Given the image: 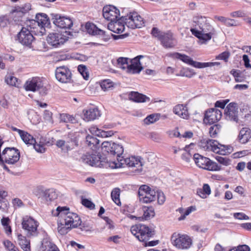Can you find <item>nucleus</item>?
Here are the masks:
<instances>
[{"mask_svg": "<svg viewBox=\"0 0 251 251\" xmlns=\"http://www.w3.org/2000/svg\"><path fill=\"white\" fill-rule=\"evenodd\" d=\"M23 132L21 134L20 137L24 143L27 145H33L34 149L38 152L43 153L45 152V148L43 143L40 142L39 144H37L31 135L24 130Z\"/></svg>", "mask_w": 251, "mask_h": 251, "instance_id": "dca6fc26", "label": "nucleus"}, {"mask_svg": "<svg viewBox=\"0 0 251 251\" xmlns=\"http://www.w3.org/2000/svg\"><path fill=\"white\" fill-rule=\"evenodd\" d=\"M77 70L83 76V78L87 80L89 78V74L85 66L80 65L77 67Z\"/></svg>", "mask_w": 251, "mask_h": 251, "instance_id": "09e8293b", "label": "nucleus"}, {"mask_svg": "<svg viewBox=\"0 0 251 251\" xmlns=\"http://www.w3.org/2000/svg\"><path fill=\"white\" fill-rule=\"evenodd\" d=\"M195 75V73L194 72L193 69L187 68L184 69L183 71H181L179 75H180L183 76H186L187 77H192Z\"/></svg>", "mask_w": 251, "mask_h": 251, "instance_id": "4d7b16f0", "label": "nucleus"}, {"mask_svg": "<svg viewBox=\"0 0 251 251\" xmlns=\"http://www.w3.org/2000/svg\"><path fill=\"white\" fill-rule=\"evenodd\" d=\"M199 146L205 151H212L221 155L229 153L227 147L219 144L217 141L208 139H202L199 142Z\"/></svg>", "mask_w": 251, "mask_h": 251, "instance_id": "39448f33", "label": "nucleus"}, {"mask_svg": "<svg viewBox=\"0 0 251 251\" xmlns=\"http://www.w3.org/2000/svg\"><path fill=\"white\" fill-rule=\"evenodd\" d=\"M51 213L53 216L58 217L60 222L69 227H76L81 224L79 216L76 213L70 212L66 206H58L56 209L52 210Z\"/></svg>", "mask_w": 251, "mask_h": 251, "instance_id": "f03ea898", "label": "nucleus"}, {"mask_svg": "<svg viewBox=\"0 0 251 251\" xmlns=\"http://www.w3.org/2000/svg\"><path fill=\"white\" fill-rule=\"evenodd\" d=\"M222 112L217 108H211L204 114V122L206 124H213L219 121L222 118Z\"/></svg>", "mask_w": 251, "mask_h": 251, "instance_id": "f3484780", "label": "nucleus"}, {"mask_svg": "<svg viewBox=\"0 0 251 251\" xmlns=\"http://www.w3.org/2000/svg\"><path fill=\"white\" fill-rule=\"evenodd\" d=\"M86 142L88 145L91 148L96 147L100 144V140L99 139L90 135H88L86 137Z\"/></svg>", "mask_w": 251, "mask_h": 251, "instance_id": "49530a36", "label": "nucleus"}, {"mask_svg": "<svg viewBox=\"0 0 251 251\" xmlns=\"http://www.w3.org/2000/svg\"><path fill=\"white\" fill-rule=\"evenodd\" d=\"M44 79L39 77H34L28 79L24 84V88L26 91L35 92L42 90L44 93H46L47 89L44 86Z\"/></svg>", "mask_w": 251, "mask_h": 251, "instance_id": "f8f14e48", "label": "nucleus"}, {"mask_svg": "<svg viewBox=\"0 0 251 251\" xmlns=\"http://www.w3.org/2000/svg\"><path fill=\"white\" fill-rule=\"evenodd\" d=\"M102 15L105 19L111 22L120 18V10L113 5H106L103 7Z\"/></svg>", "mask_w": 251, "mask_h": 251, "instance_id": "a211bd4d", "label": "nucleus"}, {"mask_svg": "<svg viewBox=\"0 0 251 251\" xmlns=\"http://www.w3.org/2000/svg\"><path fill=\"white\" fill-rule=\"evenodd\" d=\"M7 196V192L0 188V209L2 211H6L8 208L9 202L6 199Z\"/></svg>", "mask_w": 251, "mask_h": 251, "instance_id": "c9c22d12", "label": "nucleus"}, {"mask_svg": "<svg viewBox=\"0 0 251 251\" xmlns=\"http://www.w3.org/2000/svg\"><path fill=\"white\" fill-rule=\"evenodd\" d=\"M117 158L118 161L109 162V166L112 169L119 168L126 165L129 167L136 168L135 173H140L142 171L144 164L143 159L140 156H131L124 159Z\"/></svg>", "mask_w": 251, "mask_h": 251, "instance_id": "20e7f679", "label": "nucleus"}, {"mask_svg": "<svg viewBox=\"0 0 251 251\" xmlns=\"http://www.w3.org/2000/svg\"><path fill=\"white\" fill-rule=\"evenodd\" d=\"M56 146L61 149L64 151H68L67 147V142L66 140H59L56 142Z\"/></svg>", "mask_w": 251, "mask_h": 251, "instance_id": "052dcab7", "label": "nucleus"}, {"mask_svg": "<svg viewBox=\"0 0 251 251\" xmlns=\"http://www.w3.org/2000/svg\"><path fill=\"white\" fill-rule=\"evenodd\" d=\"M126 25L129 28H140L144 24V20L137 12H130L125 16Z\"/></svg>", "mask_w": 251, "mask_h": 251, "instance_id": "ddd939ff", "label": "nucleus"}, {"mask_svg": "<svg viewBox=\"0 0 251 251\" xmlns=\"http://www.w3.org/2000/svg\"><path fill=\"white\" fill-rule=\"evenodd\" d=\"M196 210V207L195 206H191L187 207L186 209L183 208H178L177 211H178L181 214V215L178 218V220L182 221L184 220L187 216Z\"/></svg>", "mask_w": 251, "mask_h": 251, "instance_id": "58836bf2", "label": "nucleus"}, {"mask_svg": "<svg viewBox=\"0 0 251 251\" xmlns=\"http://www.w3.org/2000/svg\"><path fill=\"white\" fill-rule=\"evenodd\" d=\"M72 33L70 31L50 33L47 38L48 43L54 48H58L64 44Z\"/></svg>", "mask_w": 251, "mask_h": 251, "instance_id": "6e6552de", "label": "nucleus"}, {"mask_svg": "<svg viewBox=\"0 0 251 251\" xmlns=\"http://www.w3.org/2000/svg\"><path fill=\"white\" fill-rule=\"evenodd\" d=\"M138 196L140 202L145 203L151 202L156 199V192L148 186L143 185L138 190Z\"/></svg>", "mask_w": 251, "mask_h": 251, "instance_id": "9b49d317", "label": "nucleus"}, {"mask_svg": "<svg viewBox=\"0 0 251 251\" xmlns=\"http://www.w3.org/2000/svg\"><path fill=\"white\" fill-rule=\"evenodd\" d=\"M143 218L145 220H148L152 218L155 215L154 210L152 206H143Z\"/></svg>", "mask_w": 251, "mask_h": 251, "instance_id": "a19ab883", "label": "nucleus"}, {"mask_svg": "<svg viewBox=\"0 0 251 251\" xmlns=\"http://www.w3.org/2000/svg\"><path fill=\"white\" fill-rule=\"evenodd\" d=\"M22 226L27 237H34L38 235V223L33 218L28 216L24 217L22 219Z\"/></svg>", "mask_w": 251, "mask_h": 251, "instance_id": "9d476101", "label": "nucleus"}, {"mask_svg": "<svg viewBox=\"0 0 251 251\" xmlns=\"http://www.w3.org/2000/svg\"><path fill=\"white\" fill-rule=\"evenodd\" d=\"M101 89L105 91L109 90L113 87V82L109 79H105L100 82Z\"/></svg>", "mask_w": 251, "mask_h": 251, "instance_id": "8fccbe9b", "label": "nucleus"}, {"mask_svg": "<svg viewBox=\"0 0 251 251\" xmlns=\"http://www.w3.org/2000/svg\"><path fill=\"white\" fill-rule=\"evenodd\" d=\"M72 227H69L67 226L65 224L60 222V220H58V231L61 235H65L67 234Z\"/></svg>", "mask_w": 251, "mask_h": 251, "instance_id": "c03bdc74", "label": "nucleus"}, {"mask_svg": "<svg viewBox=\"0 0 251 251\" xmlns=\"http://www.w3.org/2000/svg\"><path fill=\"white\" fill-rule=\"evenodd\" d=\"M195 26L197 28L190 29L192 34L200 40L206 42L210 40L212 36L215 34V30L213 27L210 24L207 17L201 15H196L193 18Z\"/></svg>", "mask_w": 251, "mask_h": 251, "instance_id": "f257e3e1", "label": "nucleus"}, {"mask_svg": "<svg viewBox=\"0 0 251 251\" xmlns=\"http://www.w3.org/2000/svg\"><path fill=\"white\" fill-rule=\"evenodd\" d=\"M83 162L91 166L101 167V160L100 157L96 154H87L82 156Z\"/></svg>", "mask_w": 251, "mask_h": 251, "instance_id": "393cba45", "label": "nucleus"}, {"mask_svg": "<svg viewBox=\"0 0 251 251\" xmlns=\"http://www.w3.org/2000/svg\"><path fill=\"white\" fill-rule=\"evenodd\" d=\"M87 32L92 35H101L103 39H106L105 38V32L100 29L98 28L94 24L87 23L85 25Z\"/></svg>", "mask_w": 251, "mask_h": 251, "instance_id": "c756f323", "label": "nucleus"}, {"mask_svg": "<svg viewBox=\"0 0 251 251\" xmlns=\"http://www.w3.org/2000/svg\"><path fill=\"white\" fill-rule=\"evenodd\" d=\"M173 56L181 60L183 62L192 66L195 68L201 69V62L194 61L190 57L185 54H181L179 53H175L173 54Z\"/></svg>", "mask_w": 251, "mask_h": 251, "instance_id": "bb28decb", "label": "nucleus"}, {"mask_svg": "<svg viewBox=\"0 0 251 251\" xmlns=\"http://www.w3.org/2000/svg\"><path fill=\"white\" fill-rule=\"evenodd\" d=\"M5 248L8 251H16L18 249L9 240H5L3 241Z\"/></svg>", "mask_w": 251, "mask_h": 251, "instance_id": "6e6d98bb", "label": "nucleus"}, {"mask_svg": "<svg viewBox=\"0 0 251 251\" xmlns=\"http://www.w3.org/2000/svg\"><path fill=\"white\" fill-rule=\"evenodd\" d=\"M230 56V53L228 51H224L216 56L217 60H222L227 62Z\"/></svg>", "mask_w": 251, "mask_h": 251, "instance_id": "bf43d9fd", "label": "nucleus"}, {"mask_svg": "<svg viewBox=\"0 0 251 251\" xmlns=\"http://www.w3.org/2000/svg\"><path fill=\"white\" fill-rule=\"evenodd\" d=\"M120 190L119 188H114L111 193V196L113 201L118 205H121V203L120 200Z\"/></svg>", "mask_w": 251, "mask_h": 251, "instance_id": "37998d69", "label": "nucleus"}, {"mask_svg": "<svg viewBox=\"0 0 251 251\" xmlns=\"http://www.w3.org/2000/svg\"><path fill=\"white\" fill-rule=\"evenodd\" d=\"M216 160L221 164L227 166L231 164V160L227 157H223L217 156L215 157Z\"/></svg>", "mask_w": 251, "mask_h": 251, "instance_id": "3c124183", "label": "nucleus"}, {"mask_svg": "<svg viewBox=\"0 0 251 251\" xmlns=\"http://www.w3.org/2000/svg\"><path fill=\"white\" fill-rule=\"evenodd\" d=\"M130 100L137 102H143L150 101V98L138 92H132L129 95Z\"/></svg>", "mask_w": 251, "mask_h": 251, "instance_id": "e433bc0d", "label": "nucleus"}, {"mask_svg": "<svg viewBox=\"0 0 251 251\" xmlns=\"http://www.w3.org/2000/svg\"><path fill=\"white\" fill-rule=\"evenodd\" d=\"M160 41L162 46L165 48H171L175 46L173 35L170 32L164 33Z\"/></svg>", "mask_w": 251, "mask_h": 251, "instance_id": "cd10ccee", "label": "nucleus"}, {"mask_svg": "<svg viewBox=\"0 0 251 251\" xmlns=\"http://www.w3.org/2000/svg\"><path fill=\"white\" fill-rule=\"evenodd\" d=\"M61 120L65 123H75L76 119L72 115L67 114H62L60 115Z\"/></svg>", "mask_w": 251, "mask_h": 251, "instance_id": "603ef678", "label": "nucleus"}, {"mask_svg": "<svg viewBox=\"0 0 251 251\" xmlns=\"http://www.w3.org/2000/svg\"><path fill=\"white\" fill-rule=\"evenodd\" d=\"M156 192L158 203L159 204H162L165 202L166 199L164 193L161 191H157Z\"/></svg>", "mask_w": 251, "mask_h": 251, "instance_id": "69168bd1", "label": "nucleus"}, {"mask_svg": "<svg viewBox=\"0 0 251 251\" xmlns=\"http://www.w3.org/2000/svg\"><path fill=\"white\" fill-rule=\"evenodd\" d=\"M126 20L124 16L118 18L117 20L110 22L108 24V28L116 33H121L125 28Z\"/></svg>", "mask_w": 251, "mask_h": 251, "instance_id": "412c9836", "label": "nucleus"}, {"mask_svg": "<svg viewBox=\"0 0 251 251\" xmlns=\"http://www.w3.org/2000/svg\"><path fill=\"white\" fill-rule=\"evenodd\" d=\"M251 138V130L247 127L242 128L238 135L239 142L242 144L247 143Z\"/></svg>", "mask_w": 251, "mask_h": 251, "instance_id": "72a5a7b5", "label": "nucleus"}, {"mask_svg": "<svg viewBox=\"0 0 251 251\" xmlns=\"http://www.w3.org/2000/svg\"><path fill=\"white\" fill-rule=\"evenodd\" d=\"M26 25L29 26L30 29H37V30H39L38 24L36 19L30 20L27 21Z\"/></svg>", "mask_w": 251, "mask_h": 251, "instance_id": "338daca9", "label": "nucleus"}, {"mask_svg": "<svg viewBox=\"0 0 251 251\" xmlns=\"http://www.w3.org/2000/svg\"><path fill=\"white\" fill-rule=\"evenodd\" d=\"M53 246L56 245L50 241H46L42 243V247L44 249V251H52Z\"/></svg>", "mask_w": 251, "mask_h": 251, "instance_id": "e2e57ef3", "label": "nucleus"}, {"mask_svg": "<svg viewBox=\"0 0 251 251\" xmlns=\"http://www.w3.org/2000/svg\"><path fill=\"white\" fill-rule=\"evenodd\" d=\"M233 216L235 219L238 220H249V217L244 213H235Z\"/></svg>", "mask_w": 251, "mask_h": 251, "instance_id": "774afa93", "label": "nucleus"}, {"mask_svg": "<svg viewBox=\"0 0 251 251\" xmlns=\"http://www.w3.org/2000/svg\"><path fill=\"white\" fill-rule=\"evenodd\" d=\"M225 114L226 120L237 122L238 121L237 104L234 102L228 104L225 110Z\"/></svg>", "mask_w": 251, "mask_h": 251, "instance_id": "aec40b11", "label": "nucleus"}, {"mask_svg": "<svg viewBox=\"0 0 251 251\" xmlns=\"http://www.w3.org/2000/svg\"><path fill=\"white\" fill-rule=\"evenodd\" d=\"M0 164L4 163L14 164L17 162L20 157L19 151L15 148H6L0 154Z\"/></svg>", "mask_w": 251, "mask_h": 251, "instance_id": "1a4fd4ad", "label": "nucleus"}, {"mask_svg": "<svg viewBox=\"0 0 251 251\" xmlns=\"http://www.w3.org/2000/svg\"><path fill=\"white\" fill-rule=\"evenodd\" d=\"M9 222L10 220L8 218H2L1 220L3 229L7 235H10L12 232L11 226H9Z\"/></svg>", "mask_w": 251, "mask_h": 251, "instance_id": "a18cd8bd", "label": "nucleus"}, {"mask_svg": "<svg viewBox=\"0 0 251 251\" xmlns=\"http://www.w3.org/2000/svg\"><path fill=\"white\" fill-rule=\"evenodd\" d=\"M159 120L157 115L151 114L149 115L144 120V122L146 124H152Z\"/></svg>", "mask_w": 251, "mask_h": 251, "instance_id": "13d9d810", "label": "nucleus"}, {"mask_svg": "<svg viewBox=\"0 0 251 251\" xmlns=\"http://www.w3.org/2000/svg\"><path fill=\"white\" fill-rule=\"evenodd\" d=\"M56 197V194L53 190L49 189L42 191L39 198H41L43 201L48 203L55 199Z\"/></svg>", "mask_w": 251, "mask_h": 251, "instance_id": "2f4dec72", "label": "nucleus"}, {"mask_svg": "<svg viewBox=\"0 0 251 251\" xmlns=\"http://www.w3.org/2000/svg\"><path fill=\"white\" fill-rule=\"evenodd\" d=\"M170 240L173 246L178 250H187L192 244V240L188 235L178 232L173 233Z\"/></svg>", "mask_w": 251, "mask_h": 251, "instance_id": "423d86ee", "label": "nucleus"}, {"mask_svg": "<svg viewBox=\"0 0 251 251\" xmlns=\"http://www.w3.org/2000/svg\"><path fill=\"white\" fill-rule=\"evenodd\" d=\"M17 39L22 45L30 47L34 40V37L31 33V31L23 27L17 34Z\"/></svg>", "mask_w": 251, "mask_h": 251, "instance_id": "2eb2a0df", "label": "nucleus"}, {"mask_svg": "<svg viewBox=\"0 0 251 251\" xmlns=\"http://www.w3.org/2000/svg\"><path fill=\"white\" fill-rule=\"evenodd\" d=\"M83 119L86 122L93 121L100 116V113L98 108L92 107L83 110Z\"/></svg>", "mask_w": 251, "mask_h": 251, "instance_id": "b1692460", "label": "nucleus"}, {"mask_svg": "<svg viewBox=\"0 0 251 251\" xmlns=\"http://www.w3.org/2000/svg\"><path fill=\"white\" fill-rule=\"evenodd\" d=\"M55 77L59 82L67 83L71 82L72 73L67 67L61 66L56 68Z\"/></svg>", "mask_w": 251, "mask_h": 251, "instance_id": "6ab92c4d", "label": "nucleus"}, {"mask_svg": "<svg viewBox=\"0 0 251 251\" xmlns=\"http://www.w3.org/2000/svg\"><path fill=\"white\" fill-rule=\"evenodd\" d=\"M197 193L201 198L205 199L211 193L210 186L207 184H204L202 188L198 189Z\"/></svg>", "mask_w": 251, "mask_h": 251, "instance_id": "ea45409f", "label": "nucleus"}, {"mask_svg": "<svg viewBox=\"0 0 251 251\" xmlns=\"http://www.w3.org/2000/svg\"><path fill=\"white\" fill-rule=\"evenodd\" d=\"M173 56L181 60L183 62L192 66L195 68L201 69V62L194 61L190 57L185 54H181L179 53H175L173 54Z\"/></svg>", "mask_w": 251, "mask_h": 251, "instance_id": "a878e982", "label": "nucleus"}, {"mask_svg": "<svg viewBox=\"0 0 251 251\" xmlns=\"http://www.w3.org/2000/svg\"><path fill=\"white\" fill-rule=\"evenodd\" d=\"M130 59L128 58L121 57L117 60V66L123 70H127Z\"/></svg>", "mask_w": 251, "mask_h": 251, "instance_id": "79ce46f5", "label": "nucleus"}, {"mask_svg": "<svg viewBox=\"0 0 251 251\" xmlns=\"http://www.w3.org/2000/svg\"><path fill=\"white\" fill-rule=\"evenodd\" d=\"M35 19L38 24L39 30L42 34L45 32V26L48 25L49 19L46 14L39 13L35 17Z\"/></svg>", "mask_w": 251, "mask_h": 251, "instance_id": "c85d7f7f", "label": "nucleus"}, {"mask_svg": "<svg viewBox=\"0 0 251 251\" xmlns=\"http://www.w3.org/2000/svg\"><path fill=\"white\" fill-rule=\"evenodd\" d=\"M89 131L92 134L101 137H110L114 135V132L112 130L105 131L98 128L96 126H91L89 128Z\"/></svg>", "mask_w": 251, "mask_h": 251, "instance_id": "473e14b6", "label": "nucleus"}, {"mask_svg": "<svg viewBox=\"0 0 251 251\" xmlns=\"http://www.w3.org/2000/svg\"><path fill=\"white\" fill-rule=\"evenodd\" d=\"M81 203L82 205L90 209H94L95 208V204L88 199H82L81 200Z\"/></svg>", "mask_w": 251, "mask_h": 251, "instance_id": "680f3d73", "label": "nucleus"}, {"mask_svg": "<svg viewBox=\"0 0 251 251\" xmlns=\"http://www.w3.org/2000/svg\"><path fill=\"white\" fill-rule=\"evenodd\" d=\"M123 152L124 149L121 145L112 143V145L110 146L109 150L107 152L112 155H116L117 157L120 158V155L122 154Z\"/></svg>", "mask_w": 251, "mask_h": 251, "instance_id": "4c0bfd02", "label": "nucleus"}, {"mask_svg": "<svg viewBox=\"0 0 251 251\" xmlns=\"http://www.w3.org/2000/svg\"><path fill=\"white\" fill-rule=\"evenodd\" d=\"M51 16L52 23L58 27L70 29L73 25V21L70 17L62 16L58 14H52Z\"/></svg>", "mask_w": 251, "mask_h": 251, "instance_id": "4468645a", "label": "nucleus"}, {"mask_svg": "<svg viewBox=\"0 0 251 251\" xmlns=\"http://www.w3.org/2000/svg\"><path fill=\"white\" fill-rule=\"evenodd\" d=\"M143 58V56L139 55L135 58L130 59L126 72L130 74H139L143 68L142 67L140 59Z\"/></svg>", "mask_w": 251, "mask_h": 251, "instance_id": "5701e85b", "label": "nucleus"}, {"mask_svg": "<svg viewBox=\"0 0 251 251\" xmlns=\"http://www.w3.org/2000/svg\"><path fill=\"white\" fill-rule=\"evenodd\" d=\"M193 159L196 165L200 168L210 171H217L221 170V167L217 163L199 153L194 154Z\"/></svg>", "mask_w": 251, "mask_h": 251, "instance_id": "0eeeda50", "label": "nucleus"}, {"mask_svg": "<svg viewBox=\"0 0 251 251\" xmlns=\"http://www.w3.org/2000/svg\"><path fill=\"white\" fill-rule=\"evenodd\" d=\"M165 32L160 31L157 28L153 27L151 30V34L153 36L157 38L159 40L163 35Z\"/></svg>", "mask_w": 251, "mask_h": 251, "instance_id": "0e129e2a", "label": "nucleus"}, {"mask_svg": "<svg viewBox=\"0 0 251 251\" xmlns=\"http://www.w3.org/2000/svg\"><path fill=\"white\" fill-rule=\"evenodd\" d=\"M173 112L183 119H187L189 117L187 107L183 104H177L175 106Z\"/></svg>", "mask_w": 251, "mask_h": 251, "instance_id": "7c9ffc66", "label": "nucleus"}, {"mask_svg": "<svg viewBox=\"0 0 251 251\" xmlns=\"http://www.w3.org/2000/svg\"><path fill=\"white\" fill-rule=\"evenodd\" d=\"M18 241L19 245L24 251H30V241L21 234H18Z\"/></svg>", "mask_w": 251, "mask_h": 251, "instance_id": "f704fd0d", "label": "nucleus"}, {"mask_svg": "<svg viewBox=\"0 0 251 251\" xmlns=\"http://www.w3.org/2000/svg\"><path fill=\"white\" fill-rule=\"evenodd\" d=\"M31 9V5L29 4H25L21 7H16L13 10V19L14 22H22L24 15Z\"/></svg>", "mask_w": 251, "mask_h": 251, "instance_id": "4be33fe9", "label": "nucleus"}, {"mask_svg": "<svg viewBox=\"0 0 251 251\" xmlns=\"http://www.w3.org/2000/svg\"><path fill=\"white\" fill-rule=\"evenodd\" d=\"M131 233L141 242H145V246H154L158 244V241H151L147 242L153 233L150 228L144 225H136L131 227Z\"/></svg>", "mask_w": 251, "mask_h": 251, "instance_id": "7ed1b4c3", "label": "nucleus"}, {"mask_svg": "<svg viewBox=\"0 0 251 251\" xmlns=\"http://www.w3.org/2000/svg\"><path fill=\"white\" fill-rule=\"evenodd\" d=\"M221 126L219 124H216L211 126L209 128V134L211 137L215 138L220 132Z\"/></svg>", "mask_w": 251, "mask_h": 251, "instance_id": "de8ad7c7", "label": "nucleus"}, {"mask_svg": "<svg viewBox=\"0 0 251 251\" xmlns=\"http://www.w3.org/2000/svg\"><path fill=\"white\" fill-rule=\"evenodd\" d=\"M66 141L68 151L75 149L78 146V142L75 138L70 139L68 138Z\"/></svg>", "mask_w": 251, "mask_h": 251, "instance_id": "864d4df0", "label": "nucleus"}, {"mask_svg": "<svg viewBox=\"0 0 251 251\" xmlns=\"http://www.w3.org/2000/svg\"><path fill=\"white\" fill-rule=\"evenodd\" d=\"M17 81V78L10 74L5 76V82L9 85L16 86Z\"/></svg>", "mask_w": 251, "mask_h": 251, "instance_id": "5fc2aeb1", "label": "nucleus"}]
</instances>
